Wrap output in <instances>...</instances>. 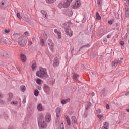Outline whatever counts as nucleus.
Wrapping results in <instances>:
<instances>
[{
    "mask_svg": "<svg viewBox=\"0 0 129 129\" xmlns=\"http://www.w3.org/2000/svg\"><path fill=\"white\" fill-rule=\"evenodd\" d=\"M26 101H27V99H26V98H24L22 101V103L25 104L26 103Z\"/></svg>",
    "mask_w": 129,
    "mask_h": 129,
    "instance_id": "nucleus-47",
    "label": "nucleus"
},
{
    "mask_svg": "<svg viewBox=\"0 0 129 129\" xmlns=\"http://www.w3.org/2000/svg\"><path fill=\"white\" fill-rule=\"evenodd\" d=\"M0 43H1V44H3L4 45L7 43V40L5 38L0 37Z\"/></svg>",
    "mask_w": 129,
    "mask_h": 129,
    "instance_id": "nucleus-27",
    "label": "nucleus"
},
{
    "mask_svg": "<svg viewBox=\"0 0 129 129\" xmlns=\"http://www.w3.org/2000/svg\"><path fill=\"white\" fill-rule=\"evenodd\" d=\"M120 44L121 46H123L124 45V42L123 41H120Z\"/></svg>",
    "mask_w": 129,
    "mask_h": 129,
    "instance_id": "nucleus-50",
    "label": "nucleus"
},
{
    "mask_svg": "<svg viewBox=\"0 0 129 129\" xmlns=\"http://www.w3.org/2000/svg\"><path fill=\"white\" fill-rule=\"evenodd\" d=\"M97 3L98 7H101V6H102V2L101 1V0H97Z\"/></svg>",
    "mask_w": 129,
    "mask_h": 129,
    "instance_id": "nucleus-37",
    "label": "nucleus"
},
{
    "mask_svg": "<svg viewBox=\"0 0 129 129\" xmlns=\"http://www.w3.org/2000/svg\"><path fill=\"white\" fill-rule=\"evenodd\" d=\"M2 6H4V5H6V0H2L1 2Z\"/></svg>",
    "mask_w": 129,
    "mask_h": 129,
    "instance_id": "nucleus-41",
    "label": "nucleus"
},
{
    "mask_svg": "<svg viewBox=\"0 0 129 129\" xmlns=\"http://www.w3.org/2000/svg\"><path fill=\"white\" fill-rule=\"evenodd\" d=\"M37 89H38L39 90H42V87L38 86L37 87Z\"/></svg>",
    "mask_w": 129,
    "mask_h": 129,
    "instance_id": "nucleus-57",
    "label": "nucleus"
},
{
    "mask_svg": "<svg viewBox=\"0 0 129 129\" xmlns=\"http://www.w3.org/2000/svg\"><path fill=\"white\" fill-rule=\"evenodd\" d=\"M126 111H127V112H129V109H126Z\"/></svg>",
    "mask_w": 129,
    "mask_h": 129,
    "instance_id": "nucleus-64",
    "label": "nucleus"
},
{
    "mask_svg": "<svg viewBox=\"0 0 129 129\" xmlns=\"http://www.w3.org/2000/svg\"><path fill=\"white\" fill-rule=\"evenodd\" d=\"M37 110L38 111H42L43 110V107H42V104H39L37 105Z\"/></svg>",
    "mask_w": 129,
    "mask_h": 129,
    "instance_id": "nucleus-29",
    "label": "nucleus"
},
{
    "mask_svg": "<svg viewBox=\"0 0 129 129\" xmlns=\"http://www.w3.org/2000/svg\"><path fill=\"white\" fill-rule=\"evenodd\" d=\"M106 108L107 109H109V105L107 104L106 105Z\"/></svg>",
    "mask_w": 129,
    "mask_h": 129,
    "instance_id": "nucleus-54",
    "label": "nucleus"
},
{
    "mask_svg": "<svg viewBox=\"0 0 129 129\" xmlns=\"http://www.w3.org/2000/svg\"><path fill=\"white\" fill-rule=\"evenodd\" d=\"M36 82L38 85H41V83H42V80H41V79H37L36 80Z\"/></svg>",
    "mask_w": 129,
    "mask_h": 129,
    "instance_id": "nucleus-34",
    "label": "nucleus"
},
{
    "mask_svg": "<svg viewBox=\"0 0 129 129\" xmlns=\"http://www.w3.org/2000/svg\"><path fill=\"white\" fill-rule=\"evenodd\" d=\"M54 32L56 33L58 39H61L62 38V33H61V31H59L57 29H54Z\"/></svg>",
    "mask_w": 129,
    "mask_h": 129,
    "instance_id": "nucleus-13",
    "label": "nucleus"
},
{
    "mask_svg": "<svg viewBox=\"0 0 129 129\" xmlns=\"http://www.w3.org/2000/svg\"><path fill=\"white\" fill-rule=\"evenodd\" d=\"M24 18H25V20H28V15L25 14L24 15Z\"/></svg>",
    "mask_w": 129,
    "mask_h": 129,
    "instance_id": "nucleus-52",
    "label": "nucleus"
},
{
    "mask_svg": "<svg viewBox=\"0 0 129 129\" xmlns=\"http://www.w3.org/2000/svg\"><path fill=\"white\" fill-rule=\"evenodd\" d=\"M24 35H25L27 37H29L30 36V34L27 31L24 33Z\"/></svg>",
    "mask_w": 129,
    "mask_h": 129,
    "instance_id": "nucleus-46",
    "label": "nucleus"
},
{
    "mask_svg": "<svg viewBox=\"0 0 129 129\" xmlns=\"http://www.w3.org/2000/svg\"><path fill=\"white\" fill-rule=\"evenodd\" d=\"M36 75L40 78H47L49 77L47 72V69L42 67L39 68V70L36 72Z\"/></svg>",
    "mask_w": 129,
    "mask_h": 129,
    "instance_id": "nucleus-1",
    "label": "nucleus"
},
{
    "mask_svg": "<svg viewBox=\"0 0 129 129\" xmlns=\"http://www.w3.org/2000/svg\"><path fill=\"white\" fill-rule=\"evenodd\" d=\"M109 124L107 122H105L103 124V126L102 127V129H109Z\"/></svg>",
    "mask_w": 129,
    "mask_h": 129,
    "instance_id": "nucleus-19",
    "label": "nucleus"
},
{
    "mask_svg": "<svg viewBox=\"0 0 129 129\" xmlns=\"http://www.w3.org/2000/svg\"><path fill=\"white\" fill-rule=\"evenodd\" d=\"M20 89L22 92H25V91H26V86L24 85L20 86Z\"/></svg>",
    "mask_w": 129,
    "mask_h": 129,
    "instance_id": "nucleus-36",
    "label": "nucleus"
},
{
    "mask_svg": "<svg viewBox=\"0 0 129 129\" xmlns=\"http://www.w3.org/2000/svg\"><path fill=\"white\" fill-rule=\"evenodd\" d=\"M41 38H40V44L41 46H46V41H47V39L48 38V35L44 33L43 35H41Z\"/></svg>",
    "mask_w": 129,
    "mask_h": 129,
    "instance_id": "nucleus-5",
    "label": "nucleus"
},
{
    "mask_svg": "<svg viewBox=\"0 0 129 129\" xmlns=\"http://www.w3.org/2000/svg\"><path fill=\"white\" fill-rule=\"evenodd\" d=\"M55 111H56V113H61V108L60 107L56 108Z\"/></svg>",
    "mask_w": 129,
    "mask_h": 129,
    "instance_id": "nucleus-38",
    "label": "nucleus"
},
{
    "mask_svg": "<svg viewBox=\"0 0 129 129\" xmlns=\"http://www.w3.org/2000/svg\"><path fill=\"white\" fill-rule=\"evenodd\" d=\"M13 36L15 41L17 42L18 41V40H19V39L21 37H22V36H21L20 34L18 33L13 34Z\"/></svg>",
    "mask_w": 129,
    "mask_h": 129,
    "instance_id": "nucleus-17",
    "label": "nucleus"
},
{
    "mask_svg": "<svg viewBox=\"0 0 129 129\" xmlns=\"http://www.w3.org/2000/svg\"><path fill=\"white\" fill-rule=\"evenodd\" d=\"M31 67L32 70H36V69L37 68V64H36V62L33 63Z\"/></svg>",
    "mask_w": 129,
    "mask_h": 129,
    "instance_id": "nucleus-35",
    "label": "nucleus"
},
{
    "mask_svg": "<svg viewBox=\"0 0 129 129\" xmlns=\"http://www.w3.org/2000/svg\"><path fill=\"white\" fill-rule=\"evenodd\" d=\"M0 103H2V104H4L5 103V101L4 100L0 99Z\"/></svg>",
    "mask_w": 129,
    "mask_h": 129,
    "instance_id": "nucleus-53",
    "label": "nucleus"
},
{
    "mask_svg": "<svg viewBox=\"0 0 129 129\" xmlns=\"http://www.w3.org/2000/svg\"><path fill=\"white\" fill-rule=\"evenodd\" d=\"M3 55L4 57H9V56H11V52L9 51H4L3 52Z\"/></svg>",
    "mask_w": 129,
    "mask_h": 129,
    "instance_id": "nucleus-21",
    "label": "nucleus"
},
{
    "mask_svg": "<svg viewBox=\"0 0 129 129\" xmlns=\"http://www.w3.org/2000/svg\"><path fill=\"white\" fill-rule=\"evenodd\" d=\"M123 60V58H121L119 59L115 60L114 61H112V65L113 68H116V66H117L119 64H121V63H122Z\"/></svg>",
    "mask_w": 129,
    "mask_h": 129,
    "instance_id": "nucleus-7",
    "label": "nucleus"
},
{
    "mask_svg": "<svg viewBox=\"0 0 129 129\" xmlns=\"http://www.w3.org/2000/svg\"><path fill=\"white\" fill-rule=\"evenodd\" d=\"M72 122L73 123H76V117L75 116L72 117Z\"/></svg>",
    "mask_w": 129,
    "mask_h": 129,
    "instance_id": "nucleus-39",
    "label": "nucleus"
},
{
    "mask_svg": "<svg viewBox=\"0 0 129 129\" xmlns=\"http://www.w3.org/2000/svg\"><path fill=\"white\" fill-rule=\"evenodd\" d=\"M96 20L98 21H100V20H101V17L100 15H99V13L98 12L96 13Z\"/></svg>",
    "mask_w": 129,
    "mask_h": 129,
    "instance_id": "nucleus-30",
    "label": "nucleus"
},
{
    "mask_svg": "<svg viewBox=\"0 0 129 129\" xmlns=\"http://www.w3.org/2000/svg\"><path fill=\"white\" fill-rule=\"evenodd\" d=\"M107 38H108V39H109V38H111V35L110 34H108L107 35Z\"/></svg>",
    "mask_w": 129,
    "mask_h": 129,
    "instance_id": "nucleus-55",
    "label": "nucleus"
},
{
    "mask_svg": "<svg viewBox=\"0 0 129 129\" xmlns=\"http://www.w3.org/2000/svg\"><path fill=\"white\" fill-rule=\"evenodd\" d=\"M43 90L45 92H49V91H50V87L47 85H44L43 86Z\"/></svg>",
    "mask_w": 129,
    "mask_h": 129,
    "instance_id": "nucleus-20",
    "label": "nucleus"
},
{
    "mask_svg": "<svg viewBox=\"0 0 129 129\" xmlns=\"http://www.w3.org/2000/svg\"><path fill=\"white\" fill-rule=\"evenodd\" d=\"M61 27L64 29V32L67 36H69V37L73 36V31L69 28V23H64L62 25Z\"/></svg>",
    "mask_w": 129,
    "mask_h": 129,
    "instance_id": "nucleus-2",
    "label": "nucleus"
},
{
    "mask_svg": "<svg viewBox=\"0 0 129 129\" xmlns=\"http://www.w3.org/2000/svg\"><path fill=\"white\" fill-rule=\"evenodd\" d=\"M1 65H2V66H5L6 68H7L8 70H10V71H12V69L13 68L12 64L10 63H7L6 62H2Z\"/></svg>",
    "mask_w": 129,
    "mask_h": 129,
    "instance_id": "nucleus-9",
    "label": "nucleus"
},
{
    "mask_svg": "<svg viewBox=\"0 0 129 129\" xmlns=\"http://www.w3.org/2000/svg\"><path fill=\"white\" fill-rule=\"evenodd\" d=\"M108 23L109 24V25H112V24L113 23V21L112 20L108 21Z\"/></svg>",
    "mask_w": 129,
    "mask_h": 129,
    "instance_id": "nucleus-44",
    "label": "nucleus"
},
{
    "mask_svg": "<svg viewBox=\"0 0 129 129\" xmlns=\"http://www.w3.org/2000/svg\"><path fill=\"white\" fill-rule=\"evenodd\" d=\"M59 64H60V62H59V60L58 59V58L55 57L54 59L53 64L54 67H57V66H58Z\"/></svg>",
    "mask_w": 129,
    "mask_h": 129,
    "instance_id": "nucleus-16",
    "label": "nucleus"
},
{
    "mask_svg": "<svg viewBox=\"0 0 129 129\" xmlns=\"http://www.w3.org/2000/svg\"><path fill=\"white\" fill-rule=\"evenodd\" d=\"M5 33H6V34H8V33H10V30L8 29H5L4 30Z\"/></svg>",
    "mask_w": 129,
    "mask_h": 129,
    "instance_id": "nucleus-49",
    "label": "nucleus"
},
{
    "mask_svg": "<svg viewBox=\"0 0 129 129\" xmlns=\"http://www.w3.org/2000/svg\"><path fill=\"white\" fill-rule=\"evenodd\" d=\"M125 16L127 18L129 17V8H126L125 9Z\"/></svg>",
    "mask_w": 129,
    "mask_h": 129,
    "instance_id": "nucleus-28",
    "label": "nucleus"
},
{
    "mask_svg": "<svg viewBox=\"0 0 129 129\" xmlns=\"http://www.w3.org/2000/svg\"><path fill=\"white\" fill-rule=\"evenodd\" d=\"M32 41H29L28 43L29 45H32Z\"/></svg>",
    "mask_w": 129,
    "mask_h": 129,
    "instance_id": "nucleus-61",
    "label": "nucleus"
},
{
    "mask_svg": "<svg viewBox=\"0 0 129 129\" xmlns=\"http://www.w3.org/2000/svg\"><path fill=\"white\" fill-rule=\"evenodd\" d=\"M17 42L20 47H25L27 44V40L23 36H21L20 38L18 39Z\"/></svg>",
    "mask_w": 129,
    "mask_h": 129,
    "instance_id": "nucleus-6",
    "label": "nucleus"
},
{
    "mask_svg": "<svg viewBox=\"0 0 129 129\" xmlns=\"http://www.w3.org/2000/svg\"><path fill=\"white\" fill-rule=\"evenodd\" d=\"M51 118H52V116L51 114H47L45 117V120L46 122H50L51 121Z\"/></svg>",
    "mask_w": 129,
    "mask_h": 129,
    "instance_id": "nucleus-15",
    "label": "nucleus"
},
{
    "mask_svg": "<svg viewBox=\"0 0 129 129\" xmlns=\"http://www.w3.org/2000/svg\"><path fill=\"white\" fill-rule=\"evenodd\" d=\"M65 14L67 16H68L69 17H71V16L73 15L72 10L69 9L66 10Z\"/></svg>",
    "mask_w": 129,
    "mask_h": 129,
    "instance_id": "nucleus-18",
    "label": "nucleus"
},
{
    "mask_svg": "<svg viewBox=\"0 0 129 129\" xmlns=\"http://www.w3.org/2000/svg\"><path fill=\"white\" fill-rule=\"evenodd\" d=\"M97 116H98L99 119H101V118H102L103 117V116L101 114H98L97 115Z\"/></svg>",
    "mask_w": 129,
    "mask_h": 129,
    "instance_id": "nucleus-42",
    "label": "nucleus"
},
{
    "mask_svg": "<svg viewBox=\"0 0 129 129\" xmlns=\"http://www.w3.org/2000/svg\"><path fill=\"white\" fill-rule=\"evenodd\" d=\"M17 69L18 71H20V68L17 67Z\"/></svg>",
    "mask_w": 129,
    "mask_h": 129,
    "instance_id": "nucleus-62",
    "label": "nucleus"
},
{
    "mask_svg": "<svg viewBox=\"0 0 129 129\" xmlns=\"http://www.w3.org/2000/svg\"><path fill=\"white\" fill-rule=\"evenodd\" d=\"M19 102H18V101H12L11 102V104H12V105H14L15 106H17Z\"/></svg>",
    "mask_w": 129,
    "mask_h": 129,
    "instance_id": "nucleus-32",
    "label": "nucleus"
},
{
    "mask_svg": "<svg viewBox=\"0 0 129 129\" xmlns=\"http://www.w3.org/2000/svg\"><path fill=\"white\" fill-rule=\"evenodd\" d=\"M3 97H4V95L0 93V98H3Z\"/></svg>",
    "mask_w": 129,
    "mask_h": 129,
    "instance_id": "nucleus-56",
    "label": "nucleus"
},
{
    "mask_svg": "<svg viewBox=\"0 0 129 129\" xmlns=\"http://www.w3.org/2000/svg\"><path fill=\"white\" fill-rule=\"evenodd\" d=\"M104 42H107V39L104 40Z\"/></svg>",
    "mask_w": 129,
    "mask_h": 129,
    "instance_id": "nucleus-63",
    "label": "nucleus"
},
{
    "mask_svg": "<svg viewBox=\"0 0 129 129\" xmlns=\"http://www.w3.org/2000/svg\"><path fill=\"white\" fill-rule=\"evenodd\" d=\"M34 95L35 96H38L39 95V91L38 90H35L34 91Z\"/></svg>",
    "mask_w": 129,
    "mask_h": 129,
    "instance_id": "nucleus-40",
    "label": "nucleus"
},
{
    "mask_svg": "<svg viewBox=\"0 0 129 129\" xmlns=\"http://www.w3.org/2000/svg\"><path fill=\"white\" fill-rule=\"evenodd\" d=\"M45 2L47 4H54L56 0H45Z\"/></svg>",
    "mask_w": 129,
    "mask_h": 129,
    "instance_id": "nucleus-33",
    "label": "nucleus"
},
{
    "mask_svg": "<svg viewBox=\"0 0 129 129\" xmlns=\"http://www.w3.org/2000/svg\"><path fill=\"white\" fill-rule=\"evenodd\" d=\"M17 17L18 19H21V15L20 14V13H17Z\"/></svg>",
    "mask_w": 129,
    "mask_h": 129,
    "instance_id": "nucleus-45",
    "label": "nucleus"
},
{
    "mask_svg": "<svg viewBox=\"0 0 129 129\" xmlns=\"http://www.w3.org/2000/svg\"><path fill=\"white\" fill-rule=\"evenodd\" d=\"M20 59H21L22 62H23V63H25V62L27 61V56H26V55H25V54L21 53L20 55Z\"/></svg>",
    "mask_w": 129,
    "mask_h": 129,
    "instance_id": "nucleus-12",
    "label": "nucleus"
},
{
    "mask_svg": "<svg viewBox=\"0 0 129 129\" xmlns=\"http://www.w3.org/2000/svg\"><path fill=\"white\" fill-rule=\"evenodd\" d=\"M60 121V113L56 114V122H59Z\"/></svg>",
    "mask_w": 129,
    "mask_h": 129,
    "instance_id": "nucleus-31",
    "label": "nucleus"
},
{
    "mask_svg": "<svg viewBox=\"0 0 129 129\" xmlns=\"http://www.w3.org/2000/svg\"><path fill=\"white\" fill-rule=\"evenodd\" d=\"M125 95L127 96V95H129V91L125 93Z\"/></svg>",
    "mask_w": 129,
    "mask_h": 129,
    "instance_id": "nucleus-60",
    "label": "nucleus"
},
{
    "mask_svg": "<svg viewBox=\"0 0 129 129\" xmlns=\"http://www.w3.org/2000/svg\"><path fill=\"white\" fill-rule=\"evenodd\" d=\"M78 77H79V75L78 74H74L73 75V79L74 81H78Z\"/></svg>",
    "mask_w": 129,
    "mask_h": 129,
    "instance_id": "nucleus-23",
    "label": "nucleus"
},
{
    "mask_svg": "<svg viewBox=\"0 0 129 129\" xmlns=\"http://www.w3.org/2000/svg\"><path fill=\"white\" fill-rule=\"evenodd\" d=\"M90 74H91V75H94V73L93 72H91Z\"/></svg>",
    "mask_w": 129,
    "mask_h": 129,
    "instance_id": "nucleus-59",
    "label": "nucleus"
},
{
    "mask_svg": "<svg viewBox=\"0 0 129 129\" xmlns=\"http://www.w3.org/2000/svg\"><path fill=\"white\" fill-rule=\"evenodd\" d=\"M92 104L90 102L88 103L85 106V112L87 113L90 110Z\"/></svg>",
    "mask_w": 129,
    "mask_h": 129,
    "instance_id": "nucleus-10",
    "label": "nucleus"
},
{
    "mask_svg": "<svg viewBox=\"0 0 129 129\" xmlns=\"http://www.w3.org/2000/svg\"><path fill=\"white\" fill-rule=\"evenodd\" d=\"M69 101H70V99H67L64 100H61V103L62 104H66V103H67L68 102H69Z\"/></svg>",
    "mask_w": 129,
    "mask_h": 129,
    "instance_id": "nucleus-26",
    "label": "nucleus"
},
{
    "mask_svg": "<svg viewBox=\"0 0 129 129\" xmlns=\"http://www.w3.org/2000/svg\"><path fill=\"white\" fill-rule=\"evenodd\" d=\"M84 47H85V48H88L89 47H90V44H88L86 45H84Z\"/></svg>",
    "mask_w": 129,
    "mask_h": 129,
    "instance_id": "nucleus-51",
    "label": "nucleus"
},
{
    "mask_svg": "<svg viewBox=\"0 0 129 129\" xmlns=\"http://www.w3.org/2000/svg\"><path fill=\"white\" fill-rule=\"evenodd\" d=\"M96 112L97 113H100V112H101V110H100V109H98L96 110Z\"/></svg>",
    "mask_w": 129,
    "mask_h": 129,
    "instance_id": "nucleus-48",
    "label": "nucleus"
},
{
    "mask_svg": "<svg viewBox=\"0 0 129 129\" xmlns=\"http://www.w3.org/2000/svg\"><path fill=\"white\" fill-rule=\"evenodd\" d=\"M48 44L49 47L50 51H51V52H53L54 44V43H53L52 39H48Z\"/></svg>",
    "mask_w": 129,
    "mask_h": 129,
    "instance_id": "nucleus-8",
    "label": "nucleus"
},
{
    "mask_svg": "<svg viewBox=\"0 0 129 129\" xmlns=\"http://www.w3.org/2000/svg\"><path fill=\"white\" fill-rule=\"evenodd\" d=\"M72 2V0H64L63 1L59 3L58 8H59V9L68 8V7L70 6V4H71Z\"/></svg>",
    "mask_w": 129,
    "mask_h": 129,
    "instance_id": "nucleus-4",
    "label": "nucleus"
},
{
    "mask_svg": "<svg viewBox=\"0 0 129 129\" xmlns=\"http://www.w3.org/2000/svg\"><path fill=\"white\" fill-rule=\"evenodd\" d=\"M80 6H81L80 0H76L75 3L73 5V8H74V9H77V8H79Z\"/></svg>",
    "mask_w": 129,
    "mask_h": 129,
    "instance_id": "nucleus-11",
    "label": "nucleus"
},
{
    "mask_svg": "<svg viewBox=\"0 0 129 129\" xmlns=\"http://www.w3.org/2000/svg\"><path fill=\"white\" fill-rule=\"evenodd\" d=\"M58 129H64V121H61L59 122V126L58 127Z\"/></svg>",
    "mask_w": 129,
    "mask_h": 129,
    "instance_id": "nucleus-25",
    "label": "nucleus"
},
{
    "mask_svg": "<svg viewBox=\"0 0 129 129\" xmlns=\"http://www.w3.org/2000/svg\"><path fill=\"white\" fill-rule=\"evenodd\" d=\"M65 118L68 125H70L71 124V123L70 122V119H69V117H68V116L67 115H66Z\"/></svg>",
    "mask_w": 129,
    "mask_h": 129,
    "instance_id": "nucleus-24",
    "label": "nucleus"
},
{
    "mask_svg": "<svg viewBox=\"0 0 129 129\" xmlns=\"http://www.w3.org/2000/svg\"><path fill=\"white\" fill-rule=\"evenodd\" d=\"M126 5H127V6H129V0L126 1Z\"/></svg>",
    "mask_w": 129,
    "mask_h": 129,
    "instance_id": "nucleus-58",
    "label": "nucleus"
},
{
    "mask_svg": "<svg viewBox=\"0 0 129 129\" xmlns=\"http://www.w3.org/2000/svg\"><path fill=\"white\" fill-rule=\"evenodd\" d=\"M13 99V93H8V97L7 98L8 101H11Z\"/></svg>",
    "mask_w": 129,
    "mask_h": 129,
    "instance_id": "nucleus-22",
    "label": "nucleus"
},
{
    "mask_svg": "<svg viewBox=\"0 0 129 129\" xmlns=\"http://www.w3.org/2000/svg\"><path fill=\"white\" fill-rule=\"evenodd\" d=\"M86 21V18L85 16H84V18H83V20H82V23H84Z\"/></svg>",
    "mask_w": 129,
    "mask_h": 129,
    "instance_id": "nucleus-43",
    "label": "nucleus"
},
{
    "mask_svg": "<svg viewBox=\"0 0 129 129\" xmlns=\"http://www.w3.org/2000/svg\"><path fill=\"white\" fill-rule=\"evenodd\" d=\"M38 123L40 128H46L47 127V122L45 120L43 116H39L38 119Z\"/></svg>",
    "mask_w": 129,
    "mask_h": 129,
    "instance_id": "nucleus-3",
    "label": "nucleus"
},
{
    "mask_svg": "<svg viewBox=\"0 0 129 129\" xmlns=\"http://www.w3.org/2000/svg\"><path fill=\"white\" fill-rule=\"evenodd\" d=\"M40 13L42 15V16L43 17V18H44V19H48V14L47 13V12L44 10H41L40 11Z\"/></svg>",
    "mask_w": 129,
    "mask_h": 129,
    "instance_id": "nucleus-14",
    "label": "nucleus"
}]
</instances>
